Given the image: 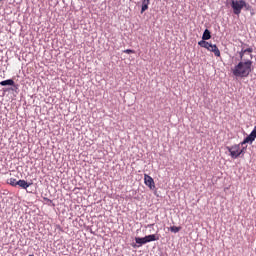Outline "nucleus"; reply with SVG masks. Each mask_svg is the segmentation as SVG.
Segmentation results:
<instances>
[{"mask_svg":"<svg viewBox=\"0 0 256 256\" xmlns=\"http://www.w3.org/2000/svg\"><path fill=\"white\" fill-rule=\"evenodd\" d=\"M28 256H35V255H33V254H30V255H28Z\"/></svg>","mask_w":256,"mask_h":256,"instance_id":"nucleus-19","label":"nucleus"},{"mask_svg":"<svg viewBox=\"0 0 256 256\" xmlns=\"http://www.w3.org/2000/svg\"><path fill=\"white\" fill-rule=\"evenodd\" d=\"M18 186L21 187V189H28L31 184L27 183L25 180H18Z\"/></svg>","mask_w":256,"mask_h":256,"instance_id":"nucleus-9","label":"nucleus"},{"mask_svg":"<svg viewBox=\"0 0 256 256\" xmlns=\"http://www.w3.org/2000/svg\"><path fill=\"white\" fill-rule=\"evenodd\" d=\"M231 7L234 15H241L243 9V0H232Z\"/></svg>","mask_w":256,"mask_h":256,"instance_id":"nucleus-4","label":"nucleus"},{"mask_svg":"<svg viewBox=\"0 0 256 256\" xmlns=\"http://www.w3.org/2000/svg\"><path fill=\"white\" fill-rule=\"evenodd\" d=\"M18 183H19V181H17V179H15V178H10L8 180V184L11 185L12 187H17Z\"/></svg>","mask_w":256,"mask_h":256,"instance_id":"nucleus-13","label":"nucleus"},{"mask_svg":"<svg viewBox=\"0 0 256 256\" xmlns=\"http://www.w3.org/2000/svg\"><path fill=\"white\" fill-rule=\"evenodd\" d=\"M148 227H153V224L148 225Z\"/></svg>","mask_w":256,"mask_h":256,"instance_id":"nucleus-18","label":"nucleus"},{"mask_svg":"<svg viewBox=\"0 0 256 256\" xmlns=\"http://www.w3.org/2000/svg\"><path fill=\"white\" fill-rule=\"evenodd\" d=\"M250 135L256 139V126L254 127V129L252 130V132L250 133Z\"/></svg>","mask_w":256,"mask_h":256,"instance_id":"nucleus-17","label":"nucleus"},{"mask_svg":"<svg viewBox=\"0 0 256 256\" xmlns=\"http://www.w3.org/2000/svg\"><path fill=\"white\" fill-rule=\"evenodd\" d=\"M149 3H151L150 0H142L141 13H145V11H147V9H149Z\"/></svg>","mask_w":256,"mask_h":256,"instance_id":"nucleus-8","label":"nucleus"},{"mask_svg":"<svg viewBox=\"0 0 256 256\" xmlns=\"http://www.w3.org/2000/svg\"><path fill=\"white\" fill-rule=\"evenodd\" d=\"M0 85H2V87H5L7 85L13 86L15 85V81H13V79L4 80L0 82Z\"/></svg>","mask_w":256,"mask_h":256,"instance_id":"nucleus-11","label":"nucleus"},{"mask_svg":"<svg viewBox=\"0 0 256 256\" xmlns=\"http://www.w3.org/2000/svg\"><path fill=\"white\" fill-rule=\"evenodd\" d=\"M124 53H127V55H131V53H135V50L126 49V50H124Z\"/></svg>","mask_w":256,"mask_h":256,"instance_id":"nucleus-16","label":"nucleus"},{"mask_svg":"<svg viewBox=\"0 0 256 256\" xmlns=\"http://www.w3.org/2000/svg\"><path fill=\"white\" fill-rule=\"evenodd\" d=\"M246 9V11H251V5L247 4V2H245L243 0V4H242V9Z\"/></svg>","mask_w":256,"mask_h":256,"instance_id":"nucleus-15","label":"nucleus"},{"mask_svg":"<svg viewBox=\"0 0 256 256\" xmlns=\"http://www.w3.org/2000/svg\"><path fill=\"white\" fill-rule=\"evenodd\" d=\"M227 151L230 153V157L232 159H238L241 155H245V151L247 150V146L241 148V143L234 144L232 146L226 147Z\"/></svg>","mask_w":256,"mask_h":256,"instance_id":"nucleus-2","label":"nucleus"},{"mask_svg":"<svg viewBox=\"0 0 256 256\" xmlns=\"http://www.w3.org/2000/svg\"><path fill=\"white\" fill-rule=\"evenodd\" d=\"M135 241H136V243L138 244V245H145V244H147L148 242H147V238H145V237H143V238H139V237H136L135 238Z\"/></svg>","mask_w":256,"mask_h":256,"instance_id":"nucleus-12","label":"nucleus"},{"mask_svg":"<svg viewBox=\"0 0 256 256\" xmlns=\"http://www.w3.org/2000/svg\"><path fill=\"white\" fill-rule=\"evenodd\" d=\"M253 48L241 50L240 62L232 69V73L235 77H249L253 71Z\"/></svg>","mask_w":256,"mask_h":256,"instance_id":"nucleus-1","label":"nucleus"},{"mask_svg":"<svg viewBox=\"0 0 256 256\" xmlns=\"http://www.w3.org/2000/svg\"><path fill=\"white\" fill-rule=\"evenodd\" d=\"M169 230L171 231V233H179L181 231V227L172 226L169 228Z\"/></svg>","mask_w":256,"mask_h":256,"instance_id":"nucleus-14","label":"nucleus"},{"mask_svg":"<svg viewBox=\"0 0 256 256\" xmlns=\"http://www.w3.org/2000/svg\"><path fill=\"white\" fill-rule=\"evenodd\" d=\"M253 141H255V138H253L252 135L250 134L242 142H240V145L241 147H243V145H247V143L251 145Z\"/></svg>","mask_w":256,"mask_h":256,"instance_id":"nucleus-6","label":"nucleus"},{"mask_svg":"<svg viewBox=\"0 0 256 256\" xmlns=\"http://www.w3.org/2000/svg\"><path fill=\"white\" fill-rule=\"evenodd\" d=\"M144 183L146 187H149V189H155V180H153V177L148 174H144Z\"/></svg>","mask_w":256,"mask_h":256,"instance_id":"nucleus-5","label":"nucleus"},{"mask_svg":"<svg viewBox=\"0 0 256 256\" xmlns=\"http://www.w3.org/2000/svg\"><path fill=\"white\" fill-rule=\"evenodd\" d=\"M145 238H146L147 243H151L153 241H159V236H157L155 234H150L148 236H145Z\"/></svg>","mask_w":256,"mask_h":256,"instance_id":"nucleus-7","label":"nucleus"},{"mask_svg":"<svg viewBox=\"0 0 256 256\" xmlns=\"http://www.w3.org/2000/svg\"><path fill=\"white\" fill-rule=\"evenodd\" d=\"M198 45L200 47H203L204 49H207L208 51H211V53H214L215 57H221V51L219 50V48L217 47V45L215 44H211L207 41H199Z\"/></svg>","mask_w":256,"mask_h":256,"instance_id":"nucleus-3","label":"nucleus"},{"mask_svg":"<svg viewBox=\"0 0 256 256\" xmlns=\"http://www.w3.org/2000/svg\"><path fill=\"white\" fill-rule=\"evenodd\" d=\"M209 39H211V32L206 29L202 35V41H209Z\"/></svg>","mask_w":256,"mask_h":256,"instance_id":"nucleus-10","label":"nucleus"}]
</instances>
